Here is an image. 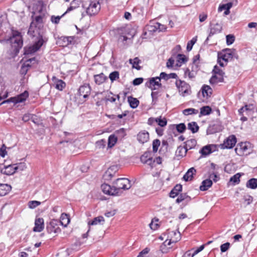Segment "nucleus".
Returning <instances> with one entry per match:
<instances>
[{
    "label": "nucleus",
    "instance_id": "nucleus-1",
    "mask_svg": "<svg viewBox=\"0 0 257 257\" xmlns=\"http://www.w3.org/2000/svg\"><path fill=\"white\" fill-rule=\"evenodd\" d=\"M28 34L33 37H36V38L33 45L24 48V54L26 55L31 54L37 52L48 41V38L43 33L38 32L36 28L34 30L32 25L29 29Z\"/></svg>",
    "mask_w": 257,
    "mask_h": 257
},
{
    "label": "nucleus",
    "instance_id": "nucleus-2",
    "mask_svg": "<svg viewBox=\"0 0 257 257\" xmlns=\"http://www.w3.org/2000/svg\"><path fill=\"white\" fill-rule=\"evenodd\" d=\"M118 35V42L127 46L133 43V39L137 33L136 29L130 27H121L116 29Z\"/></svg>",
    "mask_w": 257,
    "mask_h": 257
},
{
    "label": "nucleus",
    "instance_id": "nucleus-3",
    "mask_svg": "<svg viewBox=\"0 0 257 257\" xmlns=\"http://www.w3.org/2000/svg\"><path fill=\"white\" fill-rule=\"evenodd\" d=\"M182 48L180 45H176L171 51V56L168 59L166 64H184L188 62L189 58L185 55L182 54Z\"/></svg>",
    "mask_w": 257,
    "mask_h": 257
},
{
    "label": "nucleus",
    "instance_id": "nucleus-4",
    "mask_svg": "<svg viewBox=\"0 0 257 257\" xmlns=\"http://www.w3.org/2000/svg\"><path fill=\"white\" fill-rule=\"evenodd\" d=\"M238 56L234 49H226L218 53V63L223 64L221 61L224 62H229L234 59H237Z\"/></svg>",
    "mask_w": 257,
    "mask_h": 257
},
{
    "label": "nucleus",
    "instance_id": "nucleus-5",
    "mask_svg": "<svg viewBox=\"0 0 257 257\" xmlns=\"http://www.w3.org/2000/svg\"><path fill=\"white\" fill-rule=\"evenodd\" d=\"M12 51L15 53H19L20 49L22 47L23 41L21 33L18 31H13L12 36L10 38Z\"/></svg>",
    "mask_w": 257,
    "mask_h": 257
},
{
    "label": "nucleus",
    "instance_id": "nucleus-6",
    "mask_svg": "<svg viewBox=\"0 0 257 257\" xmlns=\"http://www.w3.org/2000/svg\"><path fill=\"white\" fill-rule=\"evenodd\" d=\"M115 192H117V196L122 193V190H128L131 187L130 181L125 178L117 179L113 183Z\"/></svg>",
    "mask_w": 257,
    "mask_h": 257
},
{
    "label": "nucleus",
    "instance_id": "nucleus-7",
    "mask_svg": "<svg viewBox=\"0 0 257 257\" xmlns=\"http://www.w3.org/2000/svg\"><path fill=\"white\" fill-rule=\"evenodd\" d=\"M100 0H90L88 4H83L82 7L86 9V14L90 16H93L97 14L100 10Z\"/></svg>",
    "mask_w": 257,
    "mask_h": 257
},
{
    "label": "nucleus",
    "instance_id": "nucleus-8",
    "mask_svg": "<svg viewBox=\"0 0 257 257\" xmlns=\"http://www.w3.org/2000/svg\"><path fill=\"white\" fill-rule=\"evenodd\" d=\"M29 96V93L27 91H24L23 93L18 95L15 97H11L7 100L3 101L0 103V106L5 103H14L16 104L18 103L23 102L26 100Z\"/></svg>",
    "mask_w": 257,
    "mask_h": 257
},
{
    "label": "nucleus",
    "instance_id": "nucleus-9",
    "mask_svg": "<svg viewBox=\"0 0 257 257\" xmlns=\"http://www.w3.org/2000/svg\"><path fill=\"white\" fill-rule=\"evenodd\" d=\"M176 85L179 93L183 96L189 94L191 92L190 86L184 81L177 80Z\"/></svg>",
    "mask_w": 257,
    "mask_h": 257
},
{
    "label": "nucleus",
    "instance_id": "nucleus-10",
    "mask_svg": "<svg viewBox=\"0 0 257 257\" xmlns=\"http://www.w3.org/2000/svg\"><path fill=\"white\" fill-rule=\"evenodd\" d=\"M161 79L160 76L149 78L146 82L145 86L152 90L157 89L162 87V84L160 83Z\"/></svg>",
    "mask_w": 257,
    "mask_h": 257
},
{
    "label": "nucleus",
    "instance_id": "nucleus-11",
    "mask_svg": "<svg viewBox=\"0 0 257 257\" xmlns=\"http://www.w3.org/2000/svg\"><path fill=\"white\" fill-rule=\"evenodd\" d=\"M249 144L246 142H241L238 144L235 149L236 153L239 156L247 155L249 153L247 151Z\"/></svg>",
    "mask_w": 257,
    "mask_h": 257
},
{
    "label": "nucleus",
    "instance_id": "nucleus-12",
    "mask_svg": "<svg viewBox=\"0 0 257 257\" xmlns=\"http://www.w3.org/2000/svg\"><path fill=\"white\" fill-rule=\"evenodd\" d=\"M222 29V26L221 23H216V24H210V32L208 36L206 41H207L209 37L213 35L219 33L221 32Z\"/></svg>",
    "mask_w": 257,
    "mask_h": 257
},
{
    "label": "nucleus",
    "instance_id": "nucleus-13",
    "mask_svg": "<svg viewBox=\"0 0 257 257\" xmlns=\"http://www.w3.org/2000/svg\"><path fill=\"white\" fill-rule=\"evenodd\" d=\"M170 235L171 236V239L168 241L166 240L164 242V244L165 245H170L172 242H177L178 240L180 239L181 235L179 231H172L169 232Z\"/></svg>",
    "mask_w": 257,
    "mask_h": 257
},
{
    "label": "nucleus",
    "instance_id": "nucleus-14",
    "mask_svg": "<svg viewBox=\"0 0 257 257\" xmlns=\"http://www.w3.org/2000/svg\"><path fill=\"white\" fill-rule=\"evenodd\" d=\"M91 88L89 84H85L81 86L78 90L79 95L84 98H87L90 94Z\"/></svg>",
    "mask_w": 257,
    "mask_h": 257
},
{
    "label": "nucleus",
    "instance_id": "nucleus-15",
    "mask_svg": "<svg viewBox=\"0 0 257 257\" xmlns=\"http://www.w3.org/2000/svg\"><path fill=\"white\" fill-rule=\"evenodd\" d=\"M101 188L104 194L112 196H117V192H115L113 185L112 186H111L107 184H103Z\"/></svg>",
    "mask_w": 257,
    "mask_h": 257
},
{
    "label": "nucleus",
    "instance_id": "nucleus-16",
    "mask_svg": "<svg viewBox=\"0 0 257 257\" xmlns=\"http://www.w3.org/2000/svg\"><path fill=\"white\" fill-rule=\"evenodd\" d=\"M236 143V138L235 136H230L225 141H224V148L231 149Z\"/></svg>",
    "mask_w": 257,
    "mask_h": 257
},
{
    "label": "nucleus",
    "instance_id": "nucleus-17",
    "mask_svg": "<svg viewBox=\"0 0 257 257\" xmlns=\"http://www.w3.org/2000/svg\"><path fill=\"white\" fill-rule=\"evenodd\" d=\"M216 146L215 145H209L203 147L200 151L202 155L207 156L215 151Z\"/></svg>",
    "mask_w": 257,
    "mask_h": 257
},
{
    "label": "nucleus",
    "instance_id": "nucleus-18",
    "mask_svg": "<svg viewBox=\"0 0 257 257\" xmlns=\"http://www.w3.org/2000/svg\"><path fill=\"white\" fill-rule=\"evenodd\" d=\"M117 167L115 166L109 167L103 175V178L105 180H110L114 176L116 171Z\"/></svg>",
    "mask_w": 257,
    "mask_h": 257
},
{
    "label": "nucleus",
    "instance_id": "nucleus-19",
    "mask_svg": "<svg viewBox=\"0 0 257 257\" xmlns=\"http://www.w3.org/2000/svg\"><path fill=\"white\" fill-rule=\"evenodd\" d=\"M15 166L13 164L5 166L1 169V173L7 175H13L16 172Z\"/></svg>",
    "mask_w": 257,
    "mask_h": 257
},
{
    "label": "nucleus",
    "instance_id": "nucleus-20",
    "mask_svg": "<svg viewBox=\"0 0 257 257\" xmlns=\"http://www.w3.org/2000/svg\"><path fill=\"white\" fill-rule=\"evenodd\" d=\"M44 228V219L42 218H36L35 221V227L33 231L35 232H41Z\"/></svg>",
    "mask_w": 257,
    "mask_h": 257
},
{
    "label": "nucleus",
    "instance_id": "nucleus-21",
    "mask_svg": "<svg viewBox=\"0 0 257 257\" xmlns=\"http://www.w3.org/2000/svg\"><path fill=\"white\" fill-rule=\"evenodd\" d=\"M149 134L146 131L141 132L137 135V140L141 144H144L148 141Z\"/></svg>",
    "mask_w": 257,
    "mask_h": 257
},
{
    "label": "nucleus",
    "instance_id": "nucleus-22",
    "mask_svg": "<svg viewBox=\"0 0 257 257\" xmlns=\"http://www.w3.org/2000/svg\"><path fill=\"white\" fill-rule=\"evenodd\" d=\"M58 223V222L56 220L51 221L49 224L47 226V230L48 232L50 233L52 232H56L57 230L59 228L58 227H57Z\"/></svg>",
    "mask_w": 257,
    "mask_h": 257
},
{
    "label": "nucleus",
    "instance_id": "nucleus-23",
    "mask_svg": "<svg viewBox=\"0 0 257 257\" xmlns=\"http://www.w3.org/2000/svg\"><path fill=\"white\" fill-rule=\"evenodd\" d=\"M11 188V186L8 184L0 183V196H4L8 194Z\"/></svg>",
    "mask_w": 257,
    "mask_h": 257
},
{
    "label": "nucleus",
    "instance_id": "nucleus-24",
    "mask_svg": "<svg viewBox=\"0 0 257 257\" xmlns=\"http://www.w3.org/2000/svg\"><path fill=\"white\" fill-rule=\"evenodd\" d=\"M187 151L188 150L185 146H179L176 151V156L182 158L186 156Z\"/></svg>",
    "mask_w": 257,
    "mask_h": 257
},
{
    "label": "nucleus",
    "instance_id": "nucleus-25",
    "mask_svg": "<svg viewBox=\"0 0 257 257\" xmlns=\"http://www.w3.org/2000/svg\"><path fill=\"white\" fill-rule=\"evenodd\" d=\"M55 87L59 90H62L66 86V83L61 79H56L55 77H53Z\"/></svg>",
    "mask_w": 257,
    "mask_h": 257
},
{
    "label": "nucleus",
    "instance_id": "nucleus-26",
    "mask_svg": "<svg viewBox=\"0 0 257 257\" xmlns=\"http://www.w3.org/2000/svg\"><path fill=\"white\" fill-rule=\"evenodd\" d=\"M201 90L203 96L207 98L210 97L212 93V89L209 85H203Z\"/></svg>",
    "mask_w": 257,
    "mask_h": 257
},
{
    "label": "nucleus",
    "instance_id": "nucleus-27",
    "mask_svg": "<svg viewBox=\"0 0 257 257\" xmlns=\"http://www.w3.org/2000/svg\"><path fill=\"white\" fill-rule=\"evenodd\" d=\"M191 200V198L186 193L181 194L176 200V203H180L182 201H185L186 204Z\"/></svg>",
    "mask_w": 257,
    "mask_h": 257
},
{
    "label": "nucleus",
    "instance_id": "nucleus-28",
    "mask_svg": "<svg viewBox=\"0 0 257 257\" xmlns=\"http://www.w3.org/2000/svg\"><path fill=\"white\" fill-rule=\"evenodd\" d=\"M81 4V0H73V1H72L70 3V7L68 8L65 13L70 12V11H72L78 8V7H79Z\"/></svg>",
    "mask_w": 257,
    "mask_h": 257
},
{
    "label": "nucleus",
    "instance_id": "nucleus-29",
    "mask_svg": "<svg viewBox=\"0 0 257 257\" xmlns=\"http://www.w3.org/2000/svg\"><path fill=\"white\" fill-rule=\"evenodd\" d=\"M182 190V186L181 184H177L170 193V196L172 198H175L179 193Z\"/></svg>",
    "mask_w": 257,
    "mask_h": 257
},
{
    "label": "nucleus",
    "instance_id": "nucleus-30",
    "mask_svg": "<svg viewBox=\"0 0 257 257\" xmlns=\"http://www.w3.org/2000/svg\"><path fill=\"white\" fill-rule=\"evenodd\" d=\"M196 173V170L194 168L189 169L183 176V179L186 181L192 180L193 175Z\"/></svg>",
    "mask_w": 257,
    "mask_h": 257
},
{
    "label": "nucleus",
    "instance_id": "nucleus-31",
    "mask_svg": "<svg viewBox=\"0 0 257 257\" xmlns=\"http://www.w3.org/2000/svg\"><path fill=\"white\" fill-rule=\"evenodd\" d=\"M212 185V182L211 179H206L202 182L200 186V189L201 191H206L208 190Z\"/></svg>",
    "mask_w": 257,
    "mask_h": 257
},
{
    "label": "nucleus",
    "instance_id": "nucleus-32",
    "mask_svg": "<svg viewBox=\"0 0 257 257\" xmlns=\"http://www.w3.org/2000/svg\"><path fill=\"white\" fill-rule=\"evenodd\" d=\"M196 73V71L193 70V67H192L191 70L189 68H187L184 70L185 77H188L190 79L194 78Z\"/></svg>",
    "mask_w": 257,
    "mask_h": 257
},
{
    "label": "nucleus",
    "instance_id": "nucleus-33",
    "mask_svg": "<svg viewBox=\"0 0 257 257\" xmlns=\"http://www.w3.org/2000/svg\"><path fill=\"white\" fill-rule=\"evenodd\" d=\"M212 109L209 106H204L200 108V112L199 116L203 115H207L211 113Z\"/></svg>",
    "mask_w": 257,
    "mask_h": 257
},
{
    "label": "nucleus",
    "instance_id": "nucleus-34",
    "mask_svg": "<svg viewBox=\"0 0 257 257\" xmlns=\"http://www.w3.org/2000/svg\"><path fill=\"white\" fill-rule=\"evenodd\" d=\"M246 187L251 189H255L257 188V179L251 178L247 181Z\"/></svg>",
    "mask_w": 257,
    "mask_h": 257
},
{
    "label": "nucleus",
    "instance_id": "nucleus-35",
    "mask_svg": "<svg viewBox=\"0 0 257 257\" xmlns=\"http://www.w3.org/2000/svg\"><path fill=\"white\" fill-rule=\"evenodd\" d=\"M160 76L162 79H164L165 80H168L171 78L176 79L177 77V75L175 73L167 74L165 72H161Z\"/></svg>",
    "mask_w": 257,
    "mask_h": 257
},
{
    "label": "nucleus",
    "instance_id": "nucleus-36",
    "mask_svg": "<svg viewBox=\"0 0 257 257\" xmlns=\"http://www.w3.org/2000/svg\"><path fill=\"white\" fill-rule=\"evenodd\" d=\"M185 144V147L188 150L194 148L197 144V142L196 140L191 139L187 140Z\"/></svg>",
    "mask_w": 257,
    "mask_h": 257
},
{
    "label": "nucleus",
    "instance_id": "nucleus-37",
    "mask_svg": "<svg viewBox=\"0 0 257 257\" xmlns=\"http://www.w3.org/2000/svg\"><path fill=\"white\" fill-rule=\"evenodd\" d=\"M223 80V76L220 75H213L210 79L209 82L211 84H215L218 82H222Z\"/></svg>",
    "mask_w": 257,
    "mask_h": 257
},
{
    "label": "nucleus",
    "instance_id": "nucleus-38",
    "mask_svg": "<svg viewBox=\"0 0 257 257\" xmlns=\"http://www.w3.org/2000/svg\"><path fill=\"white\" fill-rule=\"evenodd\" d=\"M127 99L130 106L132 108H136L139 105V101L137 98H134L132 96H128Z\"/></svg>",
    "mask_w": 257,
    "mask_h": 257
},
{
    "label": "nucleus",
    "instance_id": "nucleus-39",
    "mask_svg": "<svg viewBox=\"0 0 257 257\" xmlns=\"http://www.w3.org/2000/svg\"><path fill=\"white\" fill-rule=\"evenodd\" d=\"M105 80V76L103 73L94 75L95 82L98 85L103 83Z\"/></svg>",
    "mask_w": 257,
    "mask_h": 257
},
{
    "label": "nucleus",
    "instance_id": "nucleus-40",
    "mask_svg": "<svg viewBox=\"0 0 257 257\" xmlns=\"http://www.w3.org/2000/svg\"><path fill=\"white\" fill-rule=\"evenodd\" d=\"M117 140V137L114 135H110L108 139V148H111L116 144Z\"/></svg>",
    "mask_w": 257,
    "mask_h": 257
},
{
    "label": "nucleus",
    "instance_id": "nucleus-41",
    "mask_svg": "<svg viewBox=\"0 0 257 257\" xmlns=\"http://www.w3.org/2000/svg\"><path fill=\"white\" fill-rule=\"evenodd\" d=\"M199 128V126L196 122L192 121L188 124V128L193 134L197 132Z\"/></svg>",
    "mask_w": 257,
    "mask_h": 257
},
{
    "label": "nucleus",
    "instance_id": "nucleus-42",
    "mask_svg": "<svg viewBox=\"0 0 257 257\" xmlns=\"http://www.w3.org/2000/svg\"><path fill=\"white\" fill-rule=\"evenodd\" d=\"M61 220L60 223L64 226H66V225L68 224L70 221V219L68 217V215L66 214L62 213L61 216Z\"/></svg>",
    "mask_w": 257,
    "mask_h": 257
},
{
    "label": "nucleus",
    "instance_id": "nucleus-43",
    "mask_svg": "<svg viewBox=\"0 0 257 257\" xmlns=\"http://www.w3.org/2000/svg\"><path fill=\"white\" fill-rule=\"evenodd\" d=\"M198 113V110L193 108H187L183 110V113L185 115L196 114Z\"/></svg>",
    "mask_w": 257,
    "mask_h": 257
},
{
    "label": "nucleus",
    "instance_id": "nucleus-44",
    "mask_svg": "<svg viewBox=\"0 0 257 257\" xmlns=\"http://www.w3.org/2000/svg\"><path fill=\"white\" fill-rule=\"evenodd\" d=\"M104 222V218L102 216H100L94 218L93 219V220L91 222H89L88 224L89 225H96V224H98L99 223H101V222Z\"/></svg>",
    "mask_w": 257,
    "mask_h": 257
},
{
    "label": "nucleus",
    "instance_id": "nucleus-45",
    "mask_svg": "<svg viewBox=\"0 0 257 257\" xmlns=\"http://www.w3.org/2000/svg\"><path fill=\"white\" fill-rule=\"evenodd\" d=\"M43 8V3L41 1H38L36 5V6H34L33 10H35V13L39 12L41 13L42 11Z\"/></svg>",
    "mask_w": 257,
    "mask_h": 257
},
{
    "label": "nucleus",
    "instance_id": "nucleus-46",
    "mask_svg": "<svg viewBox=\"0 0 257 257\" xmlns=\"http://www.w3.org/2000/svg\"><path fill=\"white\" fill-rule=\"evenodd\" d=\"M196 41H197V37H196L193 38L191 40H190V41H189L188 42L187 45V48H186L187 51H190L192 50L193 46L196 42Z\"/></svg>",
    "mask_w": 257,
    "mask_h": 257
},
{
    "label": "nucleus",
    "instance_id": "nucleus-47",
    "mask_svg": "<svg viewBox=\"0 0 257 257\" xmlns=\"http://www.w3.org/2000/svg\"><path fill=\"white\" fill-rule=\"evenodd\" d=\"M151 154L149 152H145L141 157V161L142 163L145 164L146 162H147V161L148 159L150 158L151 157Z\"/></svg>",
    "mask_w": 257,
    "mask_h": 257
},
{
    "label": "nucleus",
    "instance_id": "nucleus-48",
    "mask_svg": "<svg viewBox=\"0 0 257 257\" xmlns=\"http://www.w3.org/2000/svg\"><path fill=\"white\" fill-rule=\"evenodd\" d=\"M115 135L117 137L123 138L126 135L125 130L123 128H121L115 131Z\"/></svg>",
    "mask_w": 257,
    "mask_h": 257
},
{
    "label": "nucleus",
    "instance_id": "nucleus-49",
    "mask_svg": "<svg viewBox=\"0 0 257 257\" xmlns=\"http://www.w3.org/2000/svg\"><path fill=\"white\" fill-rule=\"evenodd\" d=\"M153 151L156 153L158 150V148L160 145V141L159 139H156L153 142Z\"/></svg>",
    "mask_w": 257,
    "mask_h": 257
},
{
    "label": "nucleus",
    "instance_id": "nucleus-50",
    "mask_svg": "<svg viewBox=\"0 0 257 257\" xmlns=\"http://www.w3.org/2000/svg\"><path fill=\"white\" fill-rule=\"evenodd\" d=\"M241 175L239 173H237L231 177L230 179V181L234 183L238 184L240 182V177Z\"/></svg>",
    "mask_w": 257,
    "mask_h": 257
},
{
    "label": "nucleus",
    "instance_id": "nucleus-51",
    "mask_svg": "<svg viewBox=\"0 0 257 257\" xmlns=\"http://www.w3.org/2000/svg\"><path fill=\"white\" fill-rule=\"evenodd\" d=\"M158 125L161 127H164L167 125V121L166 118H161V117H157V122Z\"/></svg>",
    "mask_w": 257,
    "mask_h": 257
},
{
    "label": "nucleus",
    "instance_id": "nucleus-52",
    "mask_svg": "<svg viewBox=\"0 0 257 257\" xmlns=\"http://www.w3.org/2000/svg\"><path fill=\"white\" fill-rule=\"evenodd\" d=\"M109 78H110L111 82L116 80L119 78V73L118 71H113L110 73Z\"/></svg>",
    "mask_w": 257,
    "mask_h": 257
},
{
    "label": "nucleus",
    "instance_id": "nucleus-53",
    "mask_svg": "<svg viewBox=\"0 0 257 257\" xmlns=\"http://www.w3.org/2000/svg\"><path fill=\"white\" fill-rule=\"evenodd\" d=\"M214 75H222L223 76L224 72L221 70L217 65H214V69L213 70Z\"/></svg>",
    "mask_w": 257,
    "mask_h": 257
},
{
    "label": "nucleus",
    "instance_id": "nucleus-54",
    "mask_svg": "<svg viewBox=\"0 0 257 257\" xmlns=\"http://www.w3.org/2000/svg\"><path fill=\"white\" fill-rule=\"evenodd\" d=\"M176 127L177 131L180 133H183L186 128V125L183 123L177 124Z\"/></svg>",
    "mask_w": 257,
    "mask_h": 257
},
{
    "label": "nucleus",
    "instance_id": "nucleus-55",
    "mask_svg": "<svg viewBox=\"0 0 257 257\" xmlns=\"http://www.w3.org/2000/svg\"><path fill=\"white\" fill-rule=\"evenodd\" d=\"M41 204V202L38 201H30L28 202V206L30 208L34 209Z\"/></svg>",
    "mask_w": 257,
    "mask_h": 257
},
{
    "label": "nucleus",
    "instance_id": "nucleus-56",
    "mask_svg": "<svg viewBox=\"0 0 257 257\" xmlns=\"http://www.w3.org/2000/svg\"><path fill=\"white\" fill-rule=\"evenodd\" d=\"M96 147L98 149L103 148L106 145V141L103 140H100L96 142Z\"/></svg>",
    "mask_w": 257,
    "mask_h": 257
},
{
    "label": "nucleus",
    "instance_id": "nucleus-57",
    "mask_svg": "<svg viewBox=\"0 0 257 257\" xmlns=\"http://www.w3.org/2000/svg\"><path fill=\"white\" fill-rule=\"evenodd\" d=\"M226 44L227 45H230L234 42L235 40V37L232 35H228L226 37Z\"/></svg>",
    "mask_w": 257,
    "mask_h": 257
},
{
    "label": "nucleus",
    "instance_id": "nucleus-58",
    "mask_svg": "<svg viewBox=\"0 0 257 257\" xmlns=\"http://www.w3.org/2000/svg\"><path fill=\"white\" fill-rule=\"evenodd\" d=\"M15 165H16L15 168H16V171L17 170L23 171L27 167L26 164L25 163H20L18 164H15Z\"/></svg>",
    "mask_w": 257,
    "mask_h": 257
},
{
    "label": "nucleus",
    "instance_id": "nucleus-59",
    "mask_svg": "<svg viewBox=\"0 0 257 257\" xmlns=\"http://www.w3.org/2000/svg\"><path fill=\"white\" fill-rule=\"evenodd\" d=\"M143 62L138 57H136L134 59H130L129 63L130 64H139Z\"/></svg>",
    "mask_w": 257,
    "mask_h": 257
},
{
    "label": "nucleus",
    "instance_id": "nucleus-60",
    "mask_svg": "<svg viewBox=\"0 0 257 257\" xmlns=\"http://www.w3.org/2000/svg\"><path fill=\"white\" fill-rule=\"evenodd\" d=\"M31 65H22V67L20 69V73L22 75H26L27 73L29 67H30Z\"/></svg>",
    "mask_w": 257,
    "mask_h": 257
},
{
    "label": "nucleus",
    "instance_id": "nucleus-61",
    "mask_svg": "<svg viewBox=\"0 0 257 257\" xmlns=\"http://www.w3.org/2000/svg\"><path fill=\"white\" fill-rule=\"evenodd\" d=\"M232 7V4L230 3L225 5L220 6L218 8L219 11H222L223 10L230 9Z\"/></svg>",
    "mask_w": 257,
    "mask_h": 257
},
{
    "label": "nucleus",
    "instance_id": "nucleus-62",
    "mask_svg": "<svg viewBox=\"0 0 257 257\" xmlns=\"http://www.w3.org/2000/svg\"><path fill=\"white\" fill-rule=\"evenodd\" d=\"M65 13L63 15H62L61 16H57L55 17L54 16H52L51 18V20L53 23L54 24H58L59 23V21L60 20V19L65 14Z\"/></svg>",
    "mask_w": 257,
    "mask_h": 257
},
{
    "label": "nucleus",
    "instance_id": "nucleus-63",
    "mask_svg": "<svg viewBox=\"0 0 257 257\" xmlns=\"http://www.w3.org/2000/svg\"><path fill=\"white\" fill-rule=\"evenodd\" d=\"M36 116L33 114H25L24 115L22 118V120L25 121L27 122L29 121V120H31V118H33V117H36Z\"/></svg>",
    "mask_w": 257,
    "mask_h": 257
},
{
    "label": "nucleus",
    "instance_id": "nucleus-64",
    "mask_svg": "<svg viewBox=\"0 0 257 257\" xmlns=\"http://www.w3.org/2000/svg\"><path fill=\"white\" fill-rule=\"evenodd\" d=\"M243 199L244 202H246L247 205H249L253 201L252 197L249 195L244 196Z\"/></svg>",
    "mask_w": 257,
    "mask_h": 257
}]
</instances>
